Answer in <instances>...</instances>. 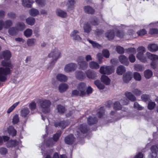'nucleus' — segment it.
Wrapping results in <instances>:
<instances>
[{
    "instance_id": "obj_1",
    "label": "nucleus",
    "mask_w": 158,
    "mask_h": 158,
    "mask_svg": "<svg viewBox=\"0 0 158 158\" xmlns=\"http://www.w3.org/2000/svg\"><path fill=\"white\" fill-rule=\"evenodd\" d=\"M8 60L4 59L1 62V65L6 67H0V81H1L3 82L6 80V76L11 73L10 69L13 68L10 61Z\"/></svg>"
},
{
    "instance_id": "obj_2",
    "label": "nucleus",
    "mask_w": 158,
    "mask_h": 158,
    "mask_svg": "<svg viewBox=\"0 0 158 158\" xmlns=\"http://www.w3.org/2000/svg\"><path fill=\"white\" fill-rule=\"evenodd\" d=\"M38 104L43 113H47L50 111V107L51 102L49 100L44 98L39 99L38 100Z\"/></svg>"
},
{
    "instance_id": "obj_3",
    "label": "nucleus",
    "mask_w": 158,
    "mask_h": 158,
    "mask_svg": "<svg viewBox=\"0 0 158 158\" xmlns=\"http://www.w3.org/2000/svg\"><path fill=\"white\" fill-rule=\"evenodd\" d=\"M137 51L138 52L136 56L137 58L142 62H146L147 58L143 56V53L145 52V48L143 46L137 48Z\"/></svg>"
},
{
    "instance_id": "obj_4",
    "label": "nucleus",
    "mask_w": 158,
    "mask_h": 158,
    "mask_svg": "<svg viewBox=\"0 0 158 158\" xmlns=\"http://www.w3.org/2000/svg\"><path fill=\"white\" fill-rule=\"evenodd\" d=\"M76 61L79 69L84 70L87 68L88 64L86 61L84 60V57L82 56L78 57Z\"/></svg>"
},
{
    "instance_id": "obj_5",
    "label": "nucleus",
    "mask_w": 158,
    "mask_h": 158,
    "mask_svg": "<svg viewBox=\"0 0 158 158\" xmlns=\"http://www.w3.org/2000/svg\"><path fill=\"white\" fill-rule=\"evenodd\" d=\"M114 69L110 66L103 65L101 66L100 73L102 74L110 75L114 72Z\"/></svg>"
},
{
    "instance_id": "obj_6",
    "label": "nucleus",
    "mask_w": 158,
    "mask_h": 158,
    "mask_svg": "<svg viewBox=\"0 0 158 158\" xmlns=\"http://www.w3.org/2000/svg\"><path fill=\"white\" fill-rule=\"evenodd\" d=\"M60 52L57 49L55 48L51 51L48 55L50 57L52 58L53 59L51 63V64L53 65L54 64L56 60L60 57Z\"/></svg>"
},
{
    "instance_id": "obj_7",
    "label": "nucleus",
    "mask_w": 158,
    "mask_h": 158,
    "mask_svg": "<svg viewBox=\"0 0 158 158\" xmlns=\"http://www.w3.org/2000/svg\"><path fill=\"white\" fill-rule=\"evenodd\" d=\"M86 88L85 83L81 82L79 83L77 86V89L80 92V96H83L86 94L85 90Z\"/></svg>"
},
{
    "instance_id": "obj_8",
    "label": "nucleus",
    "mask_w": 158,
    "mask_h": 158,
    "mask_svg": "<svg viewBox=\"0 0 158 158\" xmlns=\"http://www.w3.org/2000/svg\"><path fill=\"white\" fill-rule=\"evenodd\" d=\"M13 22L12 20L8 19L3 21L0 20V30H2L3 28L8 29L13 25Z\"/></svg>"
},
{
    "instance_id": "obj_9",
    "label": "nucleus",
    "mask_w": 158,
    "mask_h": 158,
    "mask_svg": "<svg viewBox=\"0 0 158 158\" xmlns=\"http://www.w3.org/2000/svg\"><path fill=\"white\" fill-rule=\"evenodd\" d=\"M151 152L148 156V158H156L158 153V147L156 145L152 146L151 148Z\"/></svg>"
},
{
    "instance_id": "obj_10",
    "label": "nucleus",
    "mask_w": 158,
    "mask_h": 158,
    "mask_svg": "<svg viewBox=\"0 0 158 158\" xmlns=\"http://www.w3.org/2000/svg\"><path fill=\"white\" fill-rule=\"evenodd\" d=\"M77 65L74 63H70L66 64L64 68V71L67 73L74 71L76 69Z\"/></svg>"
},
{
    "instance_id": "obj_11",
    "label": "nucleus",
    "mask_w": 158,
    "mask_h": 158,
    "mask_svg": "<svg viewBox=\"0 0 158 158\" xmlns=\"http://www.w3.org/2000/svg\"><path fill=\"white\" fill-rule=\"evenodd\" d=\"M86 77L89 79H95L97 75L96 73L90 69H88L85 71Z\"/></svg>"
},
{
    "instance_id": "obj_12",
    "label": "nucleus",
    "mask_w": 158,
    "mask_h": 158,
    "mask_svg": "<svg viewBox=\"0 0 158 158\" xmlns=\"http://www.w3.org/2000/svg\"><path fill=\"white\" fill-rule=\"evenodd\" d=\"M79 33V32L78 30H74L71 32L70 36L74 40L80 41L81 40V38L78 35Z\"/></svg>"
},
{
    "instance_id": "obj_13",
    "label": "nucleus",
    "mask_w": 158,
    "mask_h": 158,
    "mask_svg": "<svg viewBox=\"0 0 158 158\" xmlns=\"http://www.w3.org/2000/svg\"><path fill=\"white\" fill-rule=\"evenodd\" d=\"M11 57V53L8 50H6L0 53V59L4 58L5 59L9 60Z\"/></svg>"
},
{
    "instance_id": "obj_14",
    "label": "nucleus",
    "mask_w": 158,
    "mask_h": 158,
    "mask_svg": "<svg viewBox=\"0 0 158 158\" xmlns=\"http://www.w3.org/2000/svg\"><path fill=\"white\" fill-rule=\"evenodd\" d=\"M76 2L74 0H68L66 4L68 11L73 10L74 9Z\"/></svg>"
},
{
    "instance_id": "obj_15",
    "label": "nucleus",
    "mask_w": 158,
    "mask_h": 158,
    "mask_svg": "<svg viewBox=\"0 0 158 158\" xmlns=\"http://www.w3.org/2000/svg\"><path fill=\"white\" fill-rule=\"evenodd\" d=\"M55 13L57 16L62 18H66L68 16L66 12L59 8L57 9L56 10Z\"/></svg>"
},
{
    "instance_id": "obj_16",
    "label": "nucleus",
    "mask_w": 158,
    "mask_h": 158,
    "mask_svg": "<svg viewBox=\"0 0 158 158\" xmlns=\"http://www.w3.org/2000/svg\"><path fill=\"white\" fill-rule=\"evenodd\" d=\"M76 78L78 80L82 81L85 78V73L82 71L77 70L75 73Z\"/></svg>"
},
{
    "instance_id": "obj_17",
    "label": "nucleus",
    "mask_w": 158,
    "mask_h": 158,
    "mask_svg": "<svg viewBox=\"0 0 158 158\" xmlns=\"http://www.w3.org/2000/svg\"><path fill=\"white\" fill-rule=\"evenodd\" d=\"M69 122L67 121H63L60 122H56L55 123V126L56 127H60L62 129L64 128L69 124Z\"/></svg>"
},
{
    "instance_id": "obj_18",
    "label": "nucleus",
    "mask_w": 158,
    "mask_h": 158,
    "mask_svg": "<svg viewBox=\"0 0 158 158\" xmlns=\"http://www.w3.org/2000/svg\"><path fill=\"white\" fill-rule=\"evenodd\" d=\"M118 59L121 64L128 65L129 64V61L128 58L125 56L123 55H121L118 57Z\"/></svg>"
},
{
    "instance_id": "obj_19",
    "label": "nucleus",
    "mask_w": 158,
    "mask_h": 158,
    "mask_svg": "<svg viewBox=\"0 0 158 158\" xmlns=\"http://www.w3.org/2000/svg\"><path fill=\"white\" fill-rule=\"evenodd\" d=\"M75 140V138L72 134L69 135L66 137L64 139L65 143L68 144H72L73 143Z\"/></svg>"
},
{
    "instance_id": "obj_20",
    "label": "nucleus",
    "mask_w": 158,
    "mask_h": 158,
    "mask_svg": "<svg viewBox=\"0 0 158 158\" xmlns=\"http://www.w3.org/2000/svg\"><path fill=\"white\" fill-rule=\"evenodd\" d=\"M132 77V73L130 72H127L123 76V81L125 83H127L131 80Z\"/></svg>"
},
{
    "instance_id": "obj_21",
    "label": "nucleus",
    "mask_w": 158,
    "mask_h": 158,
    "mask_svg": "<svg viewBox=\"0 0 158 158\" xmlns=\"http://www.w3.org/2000/svg\"><path fill=\"white\" fill-rule=\"evenodd\" d=\"M106 36L109 40L113 39L114 37V31L113 30H109L106 33Z\"/></svg>"
},
{
    "instance_id": "obj_22",
    "label": "nucleus",
    "mask_w": 158,
    "mask_h": 158,
    "mask_svg": "<svg viewBox=\"0 0 158 158\" xmlns=\"http://www.w3.org/2000/svg\"><path fill=\"white\" fill-rule=\"evenodd\" d=\"M89 65V68L92 69H98L100 66L98 63L94 61L90 62Z\"/></svg>"
},
{
    "instance_id": "obj_23",
    "label": "nucleus",
    "mask_w": 158,
    "mask_h": 158,
    "mask_svg": "<svg viewBox=\"0 0 158 158\" xmlns=\"http://www.w3.org/2000/svg\"><path fill=\"white\" fill-rule=\"evenodd\" d=\"M125 67L122 65H120L117 68L116 72L119 75H122L126 71Z\"/></svg>"
},
{
    "instance_id": "obj_24",
    "label": "nucleus",
    "mask_w": 158,
    "mask_h": 158,
    "mask_svg": "<svg viewBox=\"0 0 158 158\" xmlns=\"http://www.w3.org/2000/svg\"><path fill=\"white\" fill-rule=\"evenodd\" d=\"M30 113V110L27 107L22 109L20 111V115L23 117H26Z\"/></svg>"
},
{
    "instance_id": "obj_25",
    "label": "nucleus",
    "mask_w": 158,
    "mask_h": 158,
    "mask_svg": "<svg viewBox=\"0 0 158 158\" xmlns=\"http://www.w3.org/2000/svg\"><path fill=\"white\" fill-rule=\"evenodd\" d=\"M17 30L21 31L23 30L26 27L25 24L22 22H18L15 26Z\"/></svg>"
},
{
    "instance_id": "obj_26",
    "label": "nucleus",
    "mask_w": 158,
    "mask_h": 158,
    "mask_svg": "<svg viewBox=\"0 0 158 158\" xmlns=\"http://www.w3.org/2000/svg\"><path fill=\"white\" fill-rule=\"evenodd\" d=\"M83 9L84 12L87 14H93L94 12V10L89 6H85Z\"/></svg>"
},
{
    "instance_id": "obj_27",
    "label": "nucleus",
    "mask_w": 158,
    "mask_h": 158,
    "mask_svg": "<svg viewBox=\"0 0 158 158\" xmlns=\"http://www.w3.org/2000/svg\"><path fill=\"white\" fill-rule=\"evenodd\" d=\"M148 49L152 52H156L158 50V46L155 44H151L148 45Z\"/></svg>"
},
{
    "instance_id": "obj_28",
    "label": "nucleus",
    "mask_w": 158,
    "mask_h": 158,
    "mask_svg": "<svg viewBox=\"0 0 158 158\" xmlns=\"http://www.w3.org/2000/svg\"><path fill=\"white\" fill-rule=\"evenodd\" d=\"M68 85L66 84L62 83L59 86V90L60 92L63 93L65 92L68 88Z\"/></svg>"
},
{
    "instance_id": "obj_29",
    "label": "nucleus",
    "mask_w": 158,
    "mask_h": 158,
    "mask_svg": "<svg viewBox=\"0 0 158 158\" xmlns=\"http://www.w3.org/2000/svg\"><path fill=\"white\" fill-rule=\"evenodd\" d=\"M34 2L31 0H23L22 1V5L25 7H30L31 6V4L33 3Z\"/></svg>"
},
{
    "instance_id": "obj_30",
    "label": "nucleus",
    "mask_w": 158,
    "mask_h": 158,
    "mask_svg": "<svg viewBox=\"0 0 158 158\" xmlns=\"http://www.w3.org/2000/svg\"><path fill=\"white\" fill-rule=\"evenodd\" d=\"M7 131L10 135L12 136H14L16 134L17 131L12 126H9L8 128Z\"/></svg>"
},
{
    "instance_id": "obj_31",
    "label": "nucleus",
    "mask_w": 158,
    "mask_h": 158,
    "mask_svg": "<svg viewBox=\"0 0 158 158\" xmlns=\"http://www.w3.org/2000/svg\"><path fill=\"white\" fill-rule=\"evenodd\" d=\"M56 109L58 112L60 114H64L66 110L65 107L61 105H58L57 106Z\"/></svg>"
},
{
    "instance_id": "obj_32",
    "label": "nucleus",
    "mask_w": 158,
    "mask_h": 158,
    "mask_svg": "<svg viewBox=\"0 0 158 158\" xmlns=\"http://www.w3.org/2000/svg\"><path fill=\"white\" fill-rule=\"evenodd\" d=\"M146 56L148 59L152 60H155L158 59V56L151 54L149 52H147Z\"/></svg>"
},
{
    "instance_id": "obj_33",
    "label": "nucleus",
    "mask_w": 158,
    "mask_h": 158,
    "mask_svg": "<svg viewBox=\"0 0 158 158\" xmlns=\"http://www.w3.org/2000/svg\"><path fill=\"white\" fill-rule=\"evenodd\" d=\"M87 122L89 125H92L96 123L97 122V119L95 117L90 116L88 118Z\"/></svg>"
},
{
    "instance_id": "obj_34",
    "label": "nucleus",
    "mask_w": 158,
    "mask_h": 158,
    "mask_svg": "<svg viewBox=\"0 0 158 158\" xmlns=\"http://www.w3.org/2000/svg\"><path fill=\"white\" fill-rule=\"evenodd\" d=\"M57 79L61 82H65L67 80L66 76L61 74H58L56 76Z\"/></svg>"
},
{
    "instance_id": "obj_35",
    "label": "nucleus",
    "mask_w": 158,
    "mask_h": 158,
    "mask_svg": "<svg viewBox=\"0 0 158 158\" xmlns=\"http://www.w3.org/2000/svg\"><path fill=\"white\" fill-rule=\"evenodd\" d=\"M101 80L102 82L106 85L109 84L110 81L109 77L104 75H103L101 77Z\"/></svg>"
},
{
    "instance_id": "obj_36",
    "label": "nucleus",
    "mask_w": 158,
    "mask_h": 158,
    "mask_svg": "<svg viewBox=\"0 0 158 158\" xmlns=\"http://www.w3.org/2000/svg\"><path fill=\"white\" fill-rule=\"evenodd\" d=\"M126 97L130 101H135L136 100L135 97L130 92H127L125 93Z\"/></svg>"
},
{
    "instance_id": "obj_37",
    "label": "nucleus",
    "mask_w": 158,
    "mask_h": 158,
    "mask_svg": "<svg viewBox=\"0 0 158 158\" xmlns=\"http://www.w3.org/2000/svg\"><path fill=\"white\" fill-rule=\"evenodd\" d=\"M29 13L31 15L35 16L39 15V12L37 9L32 8L30 10Z\"/></svg>"
},
{
    "instance_id": "obj_38",
    "label": "nucleus",
    "mask_w": 158,
    "mask_h": 158,
    "mask_svg": "<svg viewBox=\"0 0 158 158\" xmlns=\"http://www.w3.org/2000/svg\"><path fill=\"white\" fill-rule=\"evenodd\" d=\"M17 144V142L15 140H11L9 141L6 143V146L8 148L12 147Z\"/></svg>"
},
{
    "instance_id": "obj_39",
    "label": "nucleus",
    "mask_w": 158,
    "mask_h": 158,
    "mask_svg": "<svg viewBox=\"0 0 158 158\" xmlns=\"http://www.w3.org/2000/svg\"><path fill=\"white\" fill-rule=\"evenodd\" d=\"M83 29L85 33H88L91 31V28L89 23H84L83 26Z\"/></svg>"
},
{
    "instance_id": "obj_40",
    "label": "nucleus",
    "mask_w": 158,
    "mask_h": 158,
    "mask_svg": "<svg viewBox=\"0 0 158 158\" xmlns=\"http://www.w3.org/2000/svg\"><path fill=\"white\" fill-rule=\"evenodd\" d=\"M144 75L146 79L150 78L152 75V72L149 69L147 70L144 72Z\"/></svg>"
},
{
    "instance_id": "obj_41",
    "label": "nucleus",
    "mask_w": 158,
    "mask_h": 158,
    "mask_svg": "<svg viewBox=\"0 0 158 158\" xmlns=\"http://www.w3.org/2000/svg\"><path fill=\"white\" fill-rule=\"evenodd\" d=\"M18 31L17 30L16 27H11L8 30V33L11 35H16Z\"/></svg>"
},
{
    "instance_id": "obj_42",
    "label": "nucleus",
    "mask_w": 158,
    "mask_h": 158,
    "mask_svg": "<svg viewBox=\"0 0 158 158\" xmlns=\"http://www.w3.org/2000/svg\"><path fill=\"white\" fill-rule=\"evenodd\" d=\"M94 84L100 89H102L104 88L105 86L101 83L99 80H96L94 82Z\"/></svg>"
},
{
    "instance_id": "obj_43",
    "label": "nucleus",
    "mask_w": 158,
    "mask_h": 158,
    "mask_svg": "<svg viewBox=\"0 0 158 158\" xmlns=\"http://www.w3.org/2000/svg\"><path fill=\"white\" fill-rule=\"evenodd\" d=\"M26 22L27 24L32 26L35 22V19L32 17H29L26 19Z\"/></svg>"
},
{
    "instance_id": "obj_44",
    "label": "nucleus",
    "mask_w": 158,
    "mask_h": 158,
    "mask_svg": "<svg viewBox=\"0 0 158 158\" xmlns=\"http://www.w3.org/2000/svg\"><path fill=\"white\" fill-rule=\"evenodd\" d=\"M79 130L82 133H85L87 132L88 129L86 125L85 124H83L80 126Z\"/></svg>"
},
{
    "instance_id": "obj_45",
    "label": "nucleus",
    "mask_w": 158,
    "mask_h": 158,
    "mask_svg": "<svg viewBox=\"0 0 158 158\" xmlns=\"http://www.w3.org/2000/svg\"><path fill=\"white\" fill-rule=\"evenodd\" d=\"M36 42V40L35 39H29L27 41V44L28 46H34Z\"/></svg>"
},
{
    "instance_id": "obj_46",
    "label": "nucleus",
    "mask_w": 158,
    "mask_h": 158,
    "mask_svg": "<svg viewBox=\"0 0 158 158\" xmlns=\"http://www.w3.org/2000/svg\"><path fill=\"white\" fill-rule=\"evenodd\" d=\"M87 40L90 43L92 44L94 47L97 48H100L102 47V46L100 45L95 42L89 39H88Z\"/></svg>"
},
{
    "instance_id": "obj_47",
    "label": "nucleus",
    "mask_w": 158,
    "mask_h": 158,
    "mask_svg": "<svg viewBox=\"0 0 158 158\" xmlns=\"http://www.w3.org/2000/svg\"><path fill=\"white\" fill-rule=\"evenodd\" d=\"M32 31L30 29H27L24 32V35L27 37H30L32 34Z\"/></svg>"
},
{
    "instance_id": "obj_48",
    "label": "nucleus",
    "mask_w": 158,
    "mask_h": 158,
    "mask_svg": "<svg viewBox=\"0 0 158 158\" xmlns=\"http://www.w3.org/2000/svg\"><path fill=\"white\" fill-rule=\"evenodd\" d=\"M61 134L60 131H58L56 134L54 135L53 136V140L55 142L57 141Z\"/></svg>"
},
{
    "instance_id": "obj_49",
    "label": "nucleus",
    "mask_w": 158,
    "mask_h": 158,
    "mask_svg": "<svg viewBox=\"0 0 158 158\" xmlns=\"http://www.w3.org/2000/svg\"><path fill=\"white\" fill-rule=\"evenodd\" d=\"M19 102H18L15 103L8 109L7 110V113H10L19 105Z\"/></svg>"
},
{
    "instance_id": "obj_50",
    "label": "nucleus",
    "mask_w": 158,
    "mask_h": 158,
    "mask_svg": "<svg viewBox=\"0 0 158 158\" xmlns=\"http://www.w3.org/2000/svg\"><path fill=\"white\" fill-rule=\"evenodd\" d=\"M134 69L136 71H142L144 70V68L141 65L137 64L134 65Z\"/></svg>"
},
{
    "instance_id": "obj_51",
    "label": "nucleus",
    "mask_w": 158,
    "mask_h": 158,
    "mask_svg": "<svg viewBox=\"0 0 158 158\" xmlns=\"http://www.w3.org/2000/svg\"><path fill=\"white\" fill-rule=\"evenodd\" d=\"M141 99L143 101L147 102L149 101L150 99V97L148 95L143 94L141 96Z\"/></svg>"
},
{
    "instance_id": "obj_52",
    "label": "nucleus",
    "mask_w": 158,
    "mask_h": 158,
    "mask_svg": "<svg viewBox=\"0 0 158 158\" xmlns=\"http://www.w3.org/2000/svg\"><path fill=\"white\" fill-rule=\"evenodd\" d=\"M134 78L137 81H140L141 79V77L140 74L137 72H135L134 73Z\"/></svg>"
},
{
    "instance_id": "obj_53",
    "label": "nucleus",
    "mask_w": 158,
    "mask_h": 158,
    "mask_svg": "<svg viewBox=\"0 0 158 158\" xmlns=\"http://www.w3.org/2000/svg\"><path fill=\"white\" fill-rule=\"evenodd\" d=\"M102 54L103 56L106 58H108L110 56V53L107 49H103L102 51Z\"/></svg>"
},
{
    "instance_id": "obj_54",
    "label": "nucleus",
    "mask_w": 158,
    "mask_h": 158,
    "mask_svg": "<svg viewBox=\"0 0 158 158\" xmlns=\"http://www.w3.org/2000/svg\"><path fill=\"white\" fill-rule=\"evenodd\" d=\"M36 107V103L34 101L31 102L29 105V107L31 110H33L35 109Z\"/></svg>"
},
{
    "instance_id": "obj_55",
    "label": "nucleus",
    "mask_w": 158,
    "mask_h": 158,
    "mask_svg": "<svg viewBox=\"0 0 158 158\" xmlns=\"http://www.w3.org/2000/svg\"><path fill=\"white\" fill-rule=\"evenodd\" d=\"M156 104L154 102H150L148 105V108L150 110L153 109L155 107Z\"/></svg>"
},
{
    "instance_id": "obj_56",
    "label": "nucleus",
    "mask_w": 158,
    "mask_h": 158,
    "mask_svg": "<svg viewBox=\"0 0 158 158\" xmlns=\"http://www.w3.org/2000/svg\"><path fill=\"white\" fill-rule=\"evenodd\" d=\"M114 107L116 110H119L122 107L121 105L118 102H116L114 103Z\"/></svg>"
},
{
    "instance_id": "obj_57",
    "label": "nucleus",
    "mask_w": 158,
    "mask_h": 158,
    "mask_svg": "<svg viewBox=\"0 0 158 158\" xmlns=\"http://www.w3.org/2000/svg\"><path fill=\"white\" fill-rule=\"evenodd\" d=\"M36 3L41 7L44 6L46 4L45 0H35Z\"/></svg>"
},
{
    "instance_id": "obj_58",
    "label": "nucleus",
    "mask_w": 158,
    "mask_h": 158,
    "mask_svg": "<svg viewBox=\"0 0 158 158\" xmlns=\"http://www.w3.org/2000/svg\"><path fill=\"white\" fill-rule=\"evenodd\" d=\"M104 108L103 107L100 108L99 111L97 113V115L98 117L101 118L104 115Z\"/></svg>"
},
{
    "instance_id": "obj_59",
    "label": "nucleus",
    "mask_w": 158,
    "mask_h": 158,
    "mask_svg": "<svg viewBox=\"0 0 158 158\" xmlns=\"http://www.w3.org/2000/svg\"><path fill=\"white\" fill-rule=\"evenodd\" d=\"M131 91L133 93L137 96H139L142 93V91L138 89H133Z\"/></svg>"
},
{
    "instance_id": "obj_60",
    "label": "nucleus",
    "mask_w": 158,
    "mask_h": 158,
    "mask_svg": "<svg viewBox=\"0 0 158 158\" xmlns=\"http://www.w3.org/2000/svg\"><path fill=\"white\" fill-rule=\"evenodd\" d=\"M55 143V142L51 138L49 139L47 142V145L49 147H52Z\"/></svg>"
},
{
    "instance_id": "obj_61",
    "label": "nucleus",
    "mask_w": 158,
    "mask_h": 158,
    "mask_svg": "<svg viewBox=\"0 0 158 158\" xmlns=\"http://www.w3.org/2000/svg\"><path fill=\"white\" fill-rule=\"evenodd\" d=\"M116 50L119 54H122L124 52V48L120 46L117 47Z\"/></svg>"
},
{
    "instance_id": "obj_62",
    "label": "nucleus",
    "mask_w": 158,
    "mask_h": 158,
    "mask_svg": "<svg viewBox=\"0 0 158 158\" xmlns=\"http://www.w3.org/2000/svg\"><path fill=\"white\" fill-rule=\"evenodd\" d=\"M19 121V118L18 115L17 114H15L13 117L12 122L13 124H15L17 123Z\"/></svg>"
},
{
    "instance_id": "obj_63",
    "label": "nucleus",
    "mask_w": 158,
    "mask_h": 158,
    "mask_svg": "<svg viewBox=\"0 0 158 158\" xmlns=\"http://www.w3.org/2000/svg\"><path fill=\"white\" fill-rule=\"evenodd\" d=\"M137 34L140 36H142L147 33V31L144 29H143L138 31L137 32Z\"/></svg>"
},
{
    "instance_id": "obj_64",
    "label": "nucleus",
    "mask_w": 158,
    "mask_h": 158,
    "mask_svg": "<svg viewBox=\"0 0 158 158\" xmlns=\"http://www.w3.org/2000/svg\"><path fill=\"white\" fill-rule=\"evenodd\" d=\"M7 152V149L5 148H0V153L2 155H6Z\"/></svg>"
}]
</instances>
